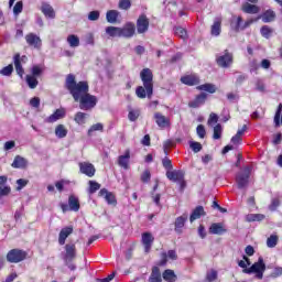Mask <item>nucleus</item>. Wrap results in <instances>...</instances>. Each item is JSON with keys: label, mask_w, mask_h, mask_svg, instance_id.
<instances>
[{"label": "nucleus", "mask_w": 282, "mask_h": 282, "mask_svg": "<svg viewBox=\"0 0 282 282\" xmlns=\"http://www.w3.org/2000/svg\"><path fill=\"white\" fill-rule=\"evenodd\" d=\"M187 220H188V215H186V214H183L182 216L177 217L174 223L175 232H178V235H182V228H184Z\"/></svg>", "instance_id": "obj_25"}, {"label": "nucleus", "mask_w": 282, "mask_h": 282, "mask_svg": "<svg viewBox=\"0 0 282 282\" xmlns=\"http://www.w3.org/2000/svg\"><path fill=\"white\" fill-rule=\"evenodd\" d=\"M196 133L200 140H204V138H206V127H204V124H198L196 128Z\"/></svg>", "instance_id": "obj_53"}, {"label": "nucleus", "mask_w": 282, "mask_h": 282, "mask_svg": "<svg viewBox=\"0 0 282 282\" xmlns=\"http://www.w3.org/2000/svg\"><path fill=\"white\" fill-rule=\"evenodd\" d=\"M162 164H163L164 169H166V171H172L173 170V163L171 162V159L165 156L162 160Z\"/></svg>", "instance_id": "obj_61"}, {"label": "nucleus", "mask_w": 282, "mask_h": 282, "mask_svg": "<svg viewBox=\"0 0 282 282\" xmlns=\"http://www.w3.org/2000/svg\"><path fill=\"white\" fill-rule=\"evenodd\" d=\"M55 135L57 138H66L67 137V128L63 124H58L55 128Z\"/></svg>", "instance_id": "obj_44"}, {"label": "nucleus", "mask_w": 282, "mask_h": 282, "mask_svg": "<svg viewBox=\"0 0 282 282\" xmlns=\"http://www.w3.org/2000/svg\"><path fill=\"white\" fill-rule=\"evenodd\" d=\"M79 171L83 175H87V177H94L96 175V167L88 162L79 163Z\"/></svg>", "instance_id": "obj_15"}, {"label": "nucleus", "mask_w": 282, "mask_h": 282, "mask_svg": "<svg viewBox=\"0 0 282 282\" xmlns=\"http://www.w3.org/2000/svg\"><path fill=\"white\" fill-rule=\"evenodd\" d=\"M209 235H226L228 227L226 223H213L208 229Z\"/></svg>", "instance_id": "obj_12"}, {"label": "nucleus", "mask_w": 282, "mask_h": 282, "mask_svg": "<svg viewBox=\"0 0 282 282\" xmlns=\"http://www.w3.org/2000/svg\"><path fill=\"white\" fill-rule=\"evenodd\" d=\"M6 184H8V176H0V197H8L12 193V188Z\"/></svg>", "instance_id": "obj_21"}, {"label": "nucleus", "mask_w": 282, "mask_h": 282, "mask_svg": "<svg viewBox=\"0 0 282 282\" xmlns=\"http://www.w3.org/2000/svg\"><path fill=\"white\" fill-rule=\"evenodd\" d=\"M141 182H143L144 184L151 182V171L145 170V171L141 174Z\"/></svg>", "instance_id": "obj_60"}, {"label": "nucleus", "mask_w": 282, "mask_h": 282, "mask_svg": "<svg viewBox=\"0 0 282 282\" xmlns=\"http://www.w3.org/2000/svg\"><path fill=\"white\" fill-rule=\"evenodd\" d=\"M246 131H248V126H243L242 129L238 130L236 135L232 137L231 142H241L246 135Z\"/></svg>", "instance_id": "obj_40"}, {"label": "nucleus", "mask_w": 282, "mask_h": 282, "mask_svg": "<svg viewBox=\"0 0 282 282\" xmlns=\"http://www.w3.org/2000/svg\"><path fill=\"white\" fill-rule=\"evenodd\" d=\"M210 32H212L213 36H219V34H221V18L220 17L215 18Z\"/></svg>", "instance_id": "obj_31"}, {"label": "nucleus", "mask_w": 282, "mask_h": 282, "mask_svg": "<svg viewBox=\"0 0 282 282\" xmlns=\"http://www.w3.org/2000/svg\"><path fill=\"white\" fill-rule=\"evenodd\" d=\"M64 87L73 96L75 102H79V109L83 111H91L98 105V97L89 94V83L87 80L77 83L76 75L68 74Z\"/></svg>", "instance_id": "obj_1"}, {"label": "nucleus", "mask_w": 282, "mask_h": 282, "mask_svg": "<svg viewBox=\"0 0 282 282\" xmlns=\"http://www.w3.org/2000/svg\"><path fill=\"white\" fill-rule=\"evenodd\" d=\"M204 215H206V212H204V207L203 206H197L193 210V213H192V215L189 217V221L193 223V221H195V219H199V217H202Z\"/></svg>", "instance_id": "obj_35"}, {"label": "nucleus", "mask_w": 282, "mask_h": 282, "mask_svg": "<svg viewBox=\"0 0 282 282\" xmlns=\"http://www.w3.org/2000/svg\"><path fill=\"white\" fill-rule=\"evenodd\" d=\"M141 241L144 247V250L147 253L151 252V248L153 246V242L155 241V238L151 232H143L141 236Z\"/></svg>", "instance_id": "obj_16"}, {"label": "nucleus", "mask_w": 282, "mask_h": 282, "mask_svg": "<svg viewBox=\"0 0 282 282\" xmlns=\"http://www.w3.org/2000/svg\"><path fill=\"white\" fill-rule=\"evenodd\" d=\"M207 98L208 95L206 93H200L188 102V107H191V109H198V107H202V105H206Z\"/></svg>", "instance_id": "obj_13"}, {"label": "nucleus", "mask_w": 282, "mask_h": 282, "mask_svg": "<svg viewBox=\"0 0 282 282\" xmlns=\"http://www.w3.org/2000/svg\"><path fill=\"white\" fill-rule=\"evenodd\" d=\"M74 120L77 124H85V122H87V113L80 111L76 112Z\"/></svg>", "instance_id": "obj_48"}, {"label": "nucleus", "mask_w": 282, "mask_h": 282, "mask_svg": "<svg viewBox=\"0 0 282 282\" xmlns=\"http://www.w3.org/2000/svg\"><path fill=\"white\" fill-rule=\"evenodd\" d=\"M65 117V109L59 108L54 111L48 118L45 119V122H48L50 124L57 122V120H63Z\"/></svg>", "instance_id": "obj_24"}, {"label": "nucleus", "mask_w": 282, "mask_h": 282, "mask_svg": "<svg viewBox=\"0 0 282 282\" xmlns=\"http://www.w3.org/2000/svg\"><path fill=\"white\" fill-rule=\"evenodd\" d=\"M45 72V65L43 64H36V65H33L32 68H31V76H35V78L37 76H42V74Z\"/></svg>", "instance_id": "obj_37"}, {"label": "nucleus", "mask_w": 282, "mask_h": 282, "mask_svg": "<svg viewBox=\"0 0 282 282\" xmlns=\"http://www.w3.org/2000/svg\"><path fill=\"white\" fill-rule=\"evenodd\" d=\"M206 279L208 282L217 281V271L212 269L207 272Z\"/></svg>", "instance_id": "obj_57"}, {"label": "nucleus", "mask_w": 282, "mask_h": 282, "mask_svg": "<svg viewBox=\"0 0 282 282\" xmlns=\"http://www.w3.org/2000/svg\"><path fill=\"white\" fill-rule=\"evenodd\" d=\"M245 274H256L257 279H263V272H265V262L263 257H259L258 261L254 262L250 268L243 269Z\"/></svg>", "instance_id": "obj_3"}, {"label": "nucleus", "mask_w": 282, "mask_h": 282, "mask_svg": "<svg viewBox=\"0 0 282 282\" xmlns=\"http://www.w3.org/2000/svg\"><path fill=\"white\" fill-rule=\"evenodd\" d=\"M12 72H14V66L12 64H9L0 70V74L2 76H12Z\"/></svg>", "instance_id": "obj_51"}, {"label": "nucleus", "mask_w": 282, "mask_h": 282, "mask_svg": "<svg viewBox=\"0 0 282 282\" xmlns=\"http://www.w3.org/2000/svg\"><path fill=\"white\" fill-rule=\"evenodd\" d=\"M149 30V18H147V14L139 15L137 20V31L139 34H144V32H148Z\"/></svg>", "instance_id": "obj_14"}, {"label": "nucleus", "mask_w": 282, "mask_h": 282, "mask_svg": "<svg viewBox=\"0 0 282 282\" xmlns=\"http://www.w3.org/2000/svg\"><path fill=\"white\" fill-rule=\"evenodd\" d=\"M140 78L143 86L135 88V95L141 98H153V70L151 68H143L140 72Z\"/></svg>", "instance_id": "obj_2"}, {"label": "nucleus", "mask_w": 282, "mask_h": 282, "mask_svg": "<svg viewBox=\"0 0 282 282\" xmlns=\"http://www.w3.org/2000/svg\"><path fill=\"white\" fill-rule=\"evenodd\" d=\"M25 42L29 47H33V50H41L43 47V40L36 33H28L25 35Z\"/></svg>", "instance_id": "obj_9"}, {"label": "nucleus", "mask_w": 282, "mask_h": 282, "mask_svg": "<svg viewBox=\"0 0 282 282\" xmlns=\"http://www.w3.org/2000/svg\"><path fill=\"white\" fill-rule=\"evenodd\" d=\"M99 197H104V199H106L107 204H110L112 206H116V204H118V200H116V195H113V193L107 191V188H101L99 191Z\"/></svg>", "instance_id": "obj_20"}, {"label": "nucleus", "mask_w": 282, "mask_h": 282, "mask_svg": "<svg viewBox=\"0 0 282 282\" xmlns=\"http://www.w3.org/2000/svg\"><path fill=\"white\" fill-rule=\"evenodd\" d=\"M118 17H120V12L118 10H109L106 13L108 23H118Z\"/></svg>", "instance_id": "obj_34"}, {"label": "nucleus", "mask_w": 282, "mask_h": 282, "mask_svg": "<svg viewBox=\"0 0 282 282\" xmlns=\"http://www.w3.org/2000/svg\"><path fill=\"white\" fill-rule=\"evenodd\" d=\"M281 112H282V104H279L278 109L274 115V119H273L275 128L281 127Z\"/></svg>", "instance_id": "obj_45"}, {"label": "nucleus", "mask_w": 282, "mask_h": 282, "mask_svg": "<svg viewBox=\"0 0 282 282\" xmlns=\"http://www.w3.org/2000/svg\"><path fill=\"white\" fill-rule=\"evenodd\" d=\"M68 205L69 209L73 210L74 213H78L80 210V200L76 195H70L68 197Z\"/></svg>", "instance_id": "obj_29"}, {"label": "nucleus", "mask_w": 282, "mask_h": 282, "mask_svg": "<svg viewBox=\"0 0 282 282\" xmlns=\"http://www.w3.org/2000/svg\"><path fill=\"white\" fill-rule=\"evenodd\" d=\"M174 34L176 36H178L180 39H186V36H187V33H186L185 29L182 28V26H176L174 29Z\"/></svg>", "instance_id": "obj_52"}, {"label": "nucleus", "mask_w": 282, "mask_h": 282, "mask_svg": "<svg viewBox=\"0 0 282 282\" xmlns=\"http://www.w3.org/2000/svg\"><path fill=\"white\" fill-rule=\"evenodd\" d=\"M128 118L131 122H135L140 118V111L131 109L128 113Z\"/></svg>", "instance_id": "obj_55"}, {"label": "nucleus", "mask_w": 282, "mask_h": 282, "mask_svg": "<svg viewBox=\"0 0 282 282\" xmlns=\"http://www.w3.org/2000/svg\"><path fill=\"white\" fill-rule=\"evenodd\" d=\"M276 243H279V236H276V235H271V236L267 239V246H268V248H276Z\"/></svg>", "instance_id": "obj_49"}, {"label": "nucleus", "mask_w": 282, "mask_h": 282, "mask_svg": "<svg viewBox=\"0 0 282 282\" xmlns=\"http://www.w3.org/2000/svg\"><path fill=\"white\" fill-rule=\"evenodd\" d=\"M72 232H74V227H72V226L62 228V230L59 231V236H58L59 246H65V241H67V237H69V235H72Z\"/></svg>", "instance_id": "obj_23"}, {"label": "nucleus", "mask_w": 282, "mask_h": 282, "mask_svg": "<svg viewBox=\"0 0 282 282\" xmlns=\"http://www.w3.org/2000/svg\"><path fill=\"white\" fill-rule=\"evenodd\" d=\"M13 63L15 67V72L20 78H23V74H25V69L23 68V65L28 63V56L17 53L13 56Z\"/></svg>", "instance_id": "obj_8"}, {"label": "nucleus", "mask_w": 282, "mask_h": 282, "mask_svg": "<svg viewBox=\"0 0 282 282\" xmlns=\"http://www.w3.org/2000/svg\"><path fill=\"white\" fill-rule=\"evenodd\" d=\"M75 257H76V243L74 242L66 243L64 261H74Z\"/></svg>", "instance_id": "obj_18"}, {"label": "nucleus", "mask_w": 282, "mask_h": 282, "mask_svg": "<svg viewBox=\"0 0 282 282\" xmlns=\"http://www.w3.org/2000/svg\"><path fill=\"white\" fill-rule=\"evenodd\" d=\"M189 148L192 149V151H194V153H199V151H202V143H199V142H192L189 144Z\"/></svg>", "instance_id": "obj_63"}, {"label": "nucleus", "mask_w": 282, "mask_h": 282, "mask_svg": "<svg viewBox=\"0 0 282 282\" xmlns=\"http://www.w3.org/2000/svg\"><path fill=\"white\" fill-rule=\"evenodd\" d=\"M120 37L131 39L135 34V24L127 22L122 28H119Z\"/></svg>", "instance_id": "obj_10"}, {"label": "nucleus", "mask_w": 282, "mask_h": 282, "mask_svg": "<svg viewBox=\"0 0 282 282\" xmlns=\"http://www.w3.org/2000/svg\"><path fill=\"white\" fill-rule=\"evenodd\" d=\"M26 85L30 89H36L39 87V79L34 75H26Z\"/></svg>", "instance_id": "obj_41"}, {"label": "nucleus", "mask_w": 282, "mask_h": 282, "mask_svg": "<svg viewBox=\"0 0 282 282\" xmlns=\"http://www.w3.org/2000/svg\"><path fill=\"white\" fill-rule=\"evenodd\" d=\"M23 12V1H18L13 7V14L19 15Z\"/></svg>", "instance_id": "obj_58"}, {"label": "nucleus", "mask_w": 282, "mask_h": 282, "mask_svg": "<svg viewBox=\"0 0 282 282\" xmlns=\"http://www.w3.org/2000/svg\"><path fill=\"white\" fill-rule=\"evenodd\" d=\"M154 120L160 129H171V119L161 112L154 113Z\"/></svg>", "instance_id": "obj_11"}, {"label": "nucleus", "mask_w": 282, "mask_h": 282, "mask_svg": "<svg viewBox=\"0 0 282 282\" xmlns=\"http://www.w3.org/2000/svg\"><path fill=\"white\" fill-rule=\"evenodd\" d=\"M67 43L70 47H78L80 45V39H78V35L70 34L67 36Z\"/></svg>", "instance_id": "obj_43"}, {"label": "nucleus", "mask_w": 282, "mask_h": 282, "mask_svg": "<svg viewBox=\"0 0 282 282\" xmlns=\"http://www.w3.org/2000/svg\"><path fill=\"white\" fill-rule=\"evenodd\" d=\"M106 34L111 39H116V36L120 37V28L118 26H107Z\"/></svg>", "instance_id": "obj_38"}, {"label": "nucleus", "mask_w": 282, "mask_h": 282, "mask_svg": "<svg viewBox=\"0 0 282 282\" xmlns=\"http://www.w3.org/2000/svg\"><path fill=\"white\" fill-rule=\"evenodd\" d=\"M278 206H281V200L279 198H273L269 205V210H276Z\"/></svg>", "instance_id": "obj_62"}, {"label": "nucleus", "mask_w": 282, "mask_h": 282, "mask_svg": "<svg viewBox=\"0 0 282 282\" xmlns=\"http://www.w3.org/2000/svg\"><path fill=\"white\" fill-rule=\"evenodd\" d=\"M247 221H263L265 219V215L263 214H248L246 216Z\"/></svg>", "instance_id": "obj_46"}, {"label": "nucleus", "mask_w": 282, "mask_h": 282, "mask_svg": "<svg viewBox=\"0 0 282 282\" xmlns=\"http://www.w3.org/2000/svg\"><path fill=\"white\" fill-rule=\"evenodd\" d=\"M164 281L167 282H176L177 281V275L175 274V271L171 269H166L163 274H162Z\"/></svg>", "instance_id": "obj_36"}, {"label": "nucleus", "mask_w": 282, "mask_h": 282, "mask_svg": "<svg viewBox=\"0 0 282 282\" xmlns=\"http://www.w3.org/2000/svg\"><path fill=\"white\" fill-rule=\"evenodd\" d=\"M260 19L263 21V23H272V21H275L276 19V12H274L272 9L265 10L260 15Z\"/></svg>", "instance_id": "obj_28"}, {"label": "nucleus", "mask_w": 282, "mask_h": 282, "mask_svg": "<svg viewBox=\"0 0 282 282\" xmlns=\"http://www.w3.org/2000/svg\"><path fill=\"white\" fill-rule=\"evenodd\" d=\"M241 10L245 12V14H259V12H261V7L245 2L241 6Z\"/></svg>", "instance_id": "obj_22"}, {"label": "nucleus", "mask_w": 282, "mask_h": 282, "mask_svg": "<svg viewBox=\"0 0 282 282\" xmlns=\"http://www.w3.org/2000/svg\"><path fill=\"white\" fill-rule=\"evenodd\" d=\"M254 21H257V20L250 19L243 23V18L241 15H238L236 28H235L236 32H239V30H246V28H250V25H252V23H254Z\"/></svg>", "instance_id": "obj_27"}, {"label": "nucleus", "mask_w": 282, "mask_h": 282, "mask_svg": "<svg viewBox=\"0 0 282 282\" xmlns=\"http://www.w3.org/2000/svg\"><path fill=\"white\" fill-rule=\"evenodd\" d=\"M181 83L188 87H194L195 85H199V76L196 74L183 75L181 77Z\"/></svg>", "instance_id": "obj_17"}, {"label": "nucleus", "mask_w": 282, "mask_h": 282, "mask_svg": "<svg viewBox=\"0 0 282 282\" xmlns=\"http://www.w3.org/2000/svg\"><path fill=\"white\" fill-rule=\"evenodd\" d=\"M260 34L264 39H270V36H272V34H274V29L270 28L269 25H262L260 29Z\"/></svg>", "instance_id": "obj_39"}, {"label": "nucleus", "mask_w": 282, "mask_h": 282, "mask_svg": "<svg viewBox=\"0 0 282 282\" xmlns=\"http://www.w3.org/2000/svg\"><path fill=\"white\" fill-rule=\"evenodd\" d=\"M234 61L235 56L228 50H225L223 55L216 56V63L218 67L228 68L230 65H232Z\"/></svg>", "instance_id": "obj_6"}, {"label": "nucleus", "mask_w": 282, "mask_h": 282, "mask_svg": "<svg viewBox=\"0 0 282 282\" xmlns=\"http://www.w3.org/2000/svg\"><path fill=\"white\" fill-rule=\"evenodd\" d=\"M104 129H105V126H102V123H95L89 128L88 135L91 138L96 135V131L102 132Z\"/></svg>", "instance_id": "obj_42"}, {"label": "nucleus", "mask_w": 282, "mask_h": 282, "mask_svg": "<svg viewBox=\"0 0 282 282\" xmlns=\"http://www.w3.org/2000/svg\"><path fill=\"white\" fill-rule=\"evenodd\" d=\"M119 10H129L131 8V0H119Z\"/></svg>", "instance_id": "obj_56"}, {"label": "nucleus", "mask_w": 282, "mask_h": 282, "mask_svg": "<svg viewBox=\"0 0 282 282\" xmlns=\"http://www.w3.org/2000/svg\"><path fill=\"white\" fill-rule=\"evenodd\" d=\"M252 171L251 165H247L243 167L242 172H239L236 175V184L238 188H247L250 181V173Z\"/></svg>", "instance_id": "obj_5"}, {"label": "nucleus", "mask_w": 282, "mask_h": 282, "mask_svg": "<svg viewBox=\"0 0 282 282\" xmlns=\"http://www.w3.org/2000/svg\"><path fill=\"white\" fill-rule=\"evenodd\" d=\"M149 282H162V273L159 267H153Z\"/></svg>", "instance_id": "obj_32"}, {"label": "nucleus", "mask_w": 282, "mask_h": 282, "mask_svg": "<svg viewBox=\"0 0 282 282\" xmlns=\"http://www.w3.org/2000/svg\"><path fill=\"white\" fill-rule=\"evenodd\" d=\"M224 133V128L221 127V123H217L214 127V134H213V139L214 140H221V134Z\"/></svg>", "instance_id": "obj_47"}, {"label": "nucleus", "mask_w": 282, "mask_h": 282, "mask_svg": "<svg viewBox=\"0 0 282 282\" xmlns=\"http://www.w3.org/2000/svg\"><path fill=\"white\" fill-rule=\"evenodd\" d=\"M198 91H207V94H215L217 91V86L215 84H203L196 87Z\"/></svg>", "instance_id": "obj_33"}, {"label": "nucleus", "mask_w": 282, "mask_h": 282, "mask_svg": "<svg viewBox=\"0 0 282 282\" xmlns=\"http://www.w3.org/2000/svg\"><path fill=\"white\" fill-rule=\"evenodd\" d=\"M28 259V251L23 249H11L7 253V261L9 263H21V261H25Z\"/></svg>", "instance_id": "obj_4"}, {"label": "nucleus", "mask_w": 282, "mask_h": 282, "mask_svg": "<svg viewBox=\"0 0 282 282\" xmlns=\"http://www.w3.org/2000/svg\"><path fill=\"white\" fill-rule=\"evenodd\" d=\"M129 160H131V152L129 150H126L124 154L118 158L119 166L127 171L129 169Z\"/></svg>", "instance_id": "obj_26"}, {"label": "nucleus", "mask_w": 282, "mask_h": 282, "mask_svg": "<svg viewBox=\"0 0 282 282\" xmlns=\"http://www.w3.org/2000/svg\"><path fill=\"white\" fill-rule=\"evenodd\" d=\"M217 122H219V117L217 113L212 112L207 121L208 127H213V124H217Z\"/></svg>", "instance_id": "obj_54"}, {"label": "nucleus", "mask_w": 282, "mask_h": 282, "mask_svg": "<svg viewBox=\"0 0 282 282\" xmlns=\"http://www.w3.org/2000/svg\"><path fill=\"white\" fill-rule=\"evenodd\" d=\"M13 169H26L28 167V160L20 155L15 156L13 163L11 164Z\"/></svg>", "instance_id": "obj_30"}, {"label": "nucleus", "mask_w": 282, "mask_h": 282, "mask_svg": "<svg viewBox=\"0 0 282 282\" xmlns=\"http://www.w3.org/2000/svg\"><path fill=\"white\" fill-rule=\"evenodd\" d=\"M89 193L90 195H94V193H96V191H100V184L96 181H89Z\"/></svg>", "instance_id": "obj_50"}, {"label": "nucleus", "mask_w": 282, "mask_h": 282, "mask_svg": "<svg viewBox=\"0 0 282 282\" xmlns=\"http://www.w3.org/2000/svg\"><path fill=\"white\" fill-rule=\"evenodd\" d=\"M40 10L46 19H56V11H54L52 4L42 2Z\"/></svg>", "instance_id": "obj_19"}, {"label": "nucleus", "mask_w": 282, "mask_h": 282, "mask_svg": "<svg viewBox=\"0 0 282 282\" xmlns=\"http://www.w3.org/2000/svg\"><path fill=\"white\" fill-rule=\"evenodd\" d=\"M166 177L170 182H177L181 186V191L186 188V181H184V172L177 170H170L166 172Z\"/></svg>", "instance_id": "obj_7"}, {"label": "nucleus", "mask_w": 282, "mask_h": 282, "mask_svg": "<svg viewBox=\"0 0 282 282\" xmlns=\"http://www.w3.org/2000/svg\"><path fill=\"white\" fill-rule=\"evenodd\" d=\"M89 21H98L100 19V12L99 11H91L88 14Z\"/></svg>", "instance_id": "obj_64"}, {"label": "nucleus", "mask_w": 282, "mask_h": 282, "mask_svg": "<svg viewBox=\"0 0 282 282\" xmlns=\"http://www.w3.org/2000/svg\"><path fill=\"white\" fill-rule=\"evenodd\" d=\"M171 149H175V142H165L163 144V151L165 155H169V153H171Z\"/></svg>", "instance_id": "obj_59"}]
</instances>
